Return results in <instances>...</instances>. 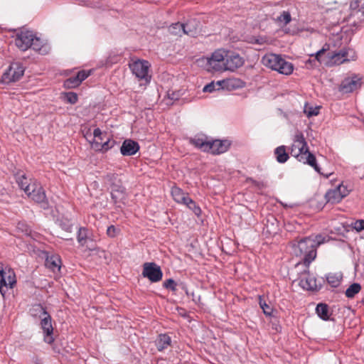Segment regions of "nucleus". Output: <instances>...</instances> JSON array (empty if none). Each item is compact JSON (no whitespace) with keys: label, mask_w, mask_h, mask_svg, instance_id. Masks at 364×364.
Segmentation results:
<instances>
[{"label":"nucleus","mask_w":364,"mask_h":364,"mask_svg":"<svg viewBox=\"0 0 364 364\" xmlns=\"http://www.w3.org/2000/svg\"><path fill=\"white\" fill-rule=\"evenodd\" d=\"M221 87V81H218L216 84H215L213 82L208 84L205 85L203 90L205 92H211L215 90H220Z\"/></svg>","instance_id":"38"},{"label":"nucleus","mask_w":364,"mask_h":364,"mask_svg":"<svg viewBox=\"0 0 364 364\" xmlns=\"http://www.w3.org/2000/svg\"><path fill=\"white\" fill-rule=\"evenodd\" d=\"M350 226L357 232H360L364 230V220H357L353 222Z\"/></svg>","instance_id":"40"},{"label":"nucleus","mask_w":364,"mask_h":364,"mask_svg":"<svg viewBox=\"0 0 364 364\" xmlns=\"http://www.w3.org/2000/svg\"><path fill=\"white\" fill-rule=\"evenodd\" d=\"M262 62L264 66L282 75H289L294 70L293 64L282 58L279 55L267 53L262 58Z\"/></svg>","instance_id":"3"},{"label":"nucleus","mask_w":364,"mask_h":364,"mask_svg":"<svg viewBox=\"0 0 364 364\" xmlns=\"http://www.w3.org/2000/svg\"><path fill=\"white\" fill-rule=\"evenodd\" d=\"M60 226L63 230L68 232H70L72 231L73 225L69 221L61 222Z\"/></svg>","instance_id":"45"},{"label":"nucleus","mask_w":364,"mask_h":364,"mask_svg":"<svg viewBox=\"0 0 364 364\" xmlns=\"http://www.w3.org/2000/svg\"><path fill=\"white\" fill-rule=\"evenodd\" d=\"M259 304L261 309L263 310L264 314L267 316L272 315V309L270 306H269L266 301L262 298V296L259 297Z\"/></svg>","instance_id":"37"},{"label":"nucleus","mask_w":364,"mask_h":364,"mask_svg":"<svg viewBox=\"0 0 364 364\" xmlns=\"http://www.w3.org/2000/svg\"><path fill=\"white\" fill-rule=\"evenodd\" d=\"M184 205L191 210L196 216L199 217L201 215L200 208L190 197Z\"/></svg>","instance_id":"33"},{"label":"nucleus","mask_w":364,"mask_h":364,"mask_svg":"<svg viewBox=\"0 0 364 364\" xmlns=\"http://www.w3.org/2000/svg\"><path fill=\"white\" fill-rule=\"evenodd\" d=\"M244 64L243 58L237 53L227 51L224 70L234 71Z\"/></svg>","instance_id":"16"},{"label":"nucleus","mask_w":364,"mask_h":364,"mask_svg":"<svg viewBox=\"0 0 364 364\" xmlns=\"http://www.w3.org/2000/svg\"><path fill=\"white\" fill-rule=\"evenodd\" d=\"M33 315L37 316L41 318V326L45 334L44 341L51 344L54 341L53 338V328L51 323V317L46 309L40 304L33 306L32 309Z\"/></svg>","instance_id":"4"},{"label":"nucleus","mask_w":364,"mask_h":364,"mask_svg":"<svg viewBox=\"0 0 364 364\" xmlns=\"http://www.w3.org/2000/svg\"><path fill=\"white\" fill-rule=\"evenodd\" d=\"M325 52V49H321L320 50H318L316 54V58L318 60H319V57L321 56V54H323V53Z\"/></svg>","instance_id":"48"},{"label":"nucleus","mask_w":364,"mask_h":364,"mask_svg":"<svg viewBox=\"0 0 364 364\" xmlns=\"http://www.w3.org/2000/svg\"><path fill=\"white\" fill-rule=\"evenodd\" d=\"M24 73V68L20 63H13L9 69L4 73L2 78L6 82L18 80Z\"/></svg>","instance_id":"11"},{"label":"nucleus","mask_w":364,"mask_h":364,"mask_svg":"<svg viewBox=\"0 0 364 364\" xmlns=\"http://www.w3.org/2000/svg\"><path fill=\"white\" fill-rule=\"evenodd\" d=\"M171 195L173 200L178 203L181 204H185L187 202V200L189 198L188 193L183 191L178 187L173 186L171 188Z\"/></svg>","instance_id":"22"},{"label":"nucleus","mask_w":364,"mask_h":364,"mask_svg":"<svg viewBox=\"0 0 364 364\" xmlns=\"http://www.w3.org/2000/svg\"><path fill=\"white\" fill-rule=\"evenodd\" d=\"M66 101L70 104H75L77 102V95L74 92H68L65 95Z\"/></svg>","instance_id":"43"},{"label":"nucleus","mask_w":364,"mask_h":364,"mask_svg":"<svg viewBox=\"0 0 364 364\" xmlns=\"http://www.w3.org/2000/svg\"><path fill=\"white\" fill-rule=\"evenodd\" d=\"M299 286L306 290H317L321 284L317 283L314 276L311 274L308 269H305L299 276Z\"/></svg>","instance_id":"13"},{"label":"nucleus","mask_w":364,"mask_h":364,"mask_svg":"<svg viewBox=\"0 0 364 364\" xmlns=\"http://www.w3.org/2000/svg\"><path fill=\"white\" fill-rule=\"evenodd\" d=\"M183 23L179 22L171 24L168 28V31L176 36H182L183 34Z\"/></svg>","instance_id":"34"},{"label":"nucleus","mask_w":364,"mask_h":364,"mask_svg":"<svg viewBox=\"0 0 364 364\" xmlns=\"http://www.w3.org/2000/svg\"><path fill=\"white\" fill-rule=\"evenodd\" d=\"M90 75V71L81 70L77 73L76 75L77 78L80 80V83L82 81L85 80Z\"/></svg>","instance_id":"44"},{"label":"nucleus","mask_w":364,"mask_h":364,"mask_svg":"<svg viewBox=\"0 0 364 364\" xmlns=\"http://www.w3.org/2000/svg\"><path fill=\"white\" fill-rule=\"evenodd\" d=\"M28 232H29V231H28V230L26 228V229L25 230L26 235H28Z\"/></svg>","instance_id":"53"},{"label":"nucleus","mask_w":364,"mask_h":364,"mask_svg":"<svg viewBox=\"0 0 364 364\" xmlns=\"http://www.w3.org/2000/svg\"><path fill=\"white\" fill-rule=\"evenodd\" d=\"M149 67L150 64L148 61L141 60L134 61L130 65L133 74L139 80H144L146 82H149L151 78L149 75Z\"/></svg>","instance_id":"6"},{"label":"nucleus","mask_w":364,"mask_h":364,"mask_svg":"<svg viewBox=\"0 0 364 364\" xmlns=\"http://www.w3.org/2000/svg\"><path fill=\"white\" fill-rule=\"evenodd\" d=\"M164 287L166 289H171L173 291L176 290V283L172 279L166 280L164 283Z\"/></svg>","instance_id":"42"},{"label":"nucleus","mask_w":364,"mask_h":364,"mask_svg":"<svg viewBox=\"0 0 364 364\" xmlns=\"http://www.w3.org/2000/svg\"><path fill=\"white\" fill-rule=\"evenodd\" d=\"M139 150V144L132 139H126L120 148L121 154L123 156H132Z\"/></svg>","instance_id":"18"},{"label":"nucleus","mask_w":364,"mask_h":364,"mask_svg":"<svg viewBox=\"0 0 364 364\" xmlns=\"http://www.w3.org/2000/svg\"><path fill=\"white\" fill-rule=\"evenodd\" d=\"M120 232V230L114 225H110L107 228V234L110 237H116Z\"/></svg>","instance_id":"41"},{"label":"nucleus","mask_w":364,"mask_h":364,"mask_svg":"<svg viewBox=\"0 0 364 364\" xmlns=\"http://www.w3.org/2000/svg\"><path fill=\"white\" fill-rule=\"evenodd\" d=\"M107 138L108 137L107 136V134L104 133L102 134V137H100V139H98V141L105 142Z\"/></svg>","instance_id":"49"},{"label":"nucleus","mask_w":364,"mask_h":364,"mask_svg":"<svg viewBox=\"0 0 364 364\" xmlns=\"http://www.w3.org/2000/svg\"><path fill=\"white\" fill-rule=\"evenodd\" d=\"M316 313L318 316L323 320H328V306L325 304H318L316 306Z\"/></svg>","instance_id":"31"},{"label":"nucleus","mask_w":364,"mask_h":364,"mask_svg":"<svg viewBox=\"0 0 364 364\" xmlns=\"http://www.w3.org/2000/svg\"><path fill=\"white\" fill-rule=\"evenodd\" d=\"M63 239H65L66 240H72V238H68V237H61Z\"/></svg>","instance_id":"52"},{"label":"nucleus","mask_w":364,"mask_h":364,"mask_svg":"<svg viewBox=\"0 0 364 364\" xmlns=\"http://www.w3.org/2000/svg\"><path fill=\"white\" fill-rule=\"evenodd\" d=\"M35 182L37 181L32 180L31 178H28L25 174L18 173L16 176V183H18L19 188L25 193L30 189H32L31 191L33 190V184Z\"/></svg>","instance_id":"19"},{"label":"nucleus","mask_w":364,"mask_h":364,"mask_svg":"<svg viewBox=\"0 0 364 364\" xmlns=\"http://www.w3.org/2000/svg\"><path fill=\"white\" fill-rule=\"evenodd\" d=\"M80 84V80L77 78V76L71 77L64 82V85L67 88H73L77 87Z\"/></svg>","instance_id":"36"},{"label":"nucleus","mask_w":364,"mask_h":364,"mask_svg":"<svg viewBox=\"0 0 364 364\" xmlns=\"http://www.w3.org/2000/svg\"><path fill=\"white\" fill-rule=\"evenodd\" d=\"M328 57L333 63L338 65L350 60H354L356 58L355 52L350 48H343L338 53H333L331 55L328 53Z\"/></svg>","instance_id":"14"},{"label":"nucleus","mask_w":364,"mask_h":364,"mask_svg":"<svg viewBox=\"0 0 364 364\" xmlns=\"http://www.w3.org/2000/svg\"><path fill=\"white\" fill-rule=\"evenodd\" d=\"M142 275L151 282H158L161 280L163 273L161 267L154 262H146L143 265Z\"/></svg>","instance_id":"8"},{"label":"nucleus","mask_w":364,"mask_h":364,"mask_svg":"<svg viewBox=\"0 0 364 364\" xmlns=\"http://www.w3.org/2000/svg\"><path fill=\"white\" fill-rule=\"evenodd\" d=\"M326 242V237L321 235L310 236L292 243V252L296 257L303 258L306 269L316 257L317 247Z\"/></svg>","instance_id":"1"},{"label":"nucleus","mask_w":364,"mask_h":364,"mask_svg":"<svg viewBox=\"0 0 364 364\" xmlns=\"http://www.w3.org/2000/svg\"><path fill=\"white\" fill-rule=\"evenodd\" d=\"M290 154L292 156L297 159L299 161L309 164L312 166L315 171L318 173L320 172V168L316 164V157L313 154L309 152L304 134L300 132H297L294 135Z\"/></svg>","instance_id":"2"},{"label":"nucleus","mask_w":364,"mask_h":364,"mask_svg":"<svg viewBox=\"0 0 364 364\" xmlns=\"http://www.w3.org/2000/svg\"><path fill=\"white\" fill-rule=\"evenodd\" d=\"M361 289V286L358 283H353L346 291L348 298H353Z\"/></svg>","instance_id":"32"},{"label":"nucleus","mask_w":364,"mask_h":364,"mask_svg":"<svg viewBox=\"0 0 364 364\" xmlns=\"http://www.w3.org/2000/svg\"><path fill=\"white\" fill-rule=\"evenodd\" d=\"M227 51L219 49L215 50L210 58H208V69L214 71H223Z\"/></svg>","instance_id":"7"},{"label":"nucleus","mask_w":364,"mask_h":364,"mask_svg":"<svg viewBox=\"0 0 364 364\" xmlns=\"http://www.w3.org/2000/svg\"><path fill=\"white\" fill-rule=\"evenodd\" d=\"M249 181L255 186H256L257 188H258L259 189H262L264 188L266 186L265 184L264 183V182H261V181H255L252 178H250Z\"/></svg>","instance_id":"46"},{"label":"nucleus","mask_w":364,"mask_h":364,"mask_svg":"<svg viewBox=\"0 0 364 364\" xmlns=\"http://www.w3.org/2000/svg\"><path fill=\"white\" fill-rule=\"evenodd\" d=\"M362 13L364 15V6L362 7Z\"/></svg>","instance_id":"54"},{"label":"nucleus","mask_w":364,"mask_h":364,"mask_svg":"<svg viewBox=\"0 0 364 364\" xmlns=\"http://www.w3.org/2000/svg\"><path fill=\"white\" fill-rule=\"evenodd\" d=\"M34 36L31 31H20L16 36L15 44L20 50L25 51L31 48Z\"/></svg>","instance_id":"12"},{"label":"nucleus","mask_w":364,"mask_h":364,"mask_svg":"<svg viewBox=\"0 0 364 364\" xmlns=\"http://www.w3.org/2000/svg\"><path fill=\"white\" fill-rule=\"evenodd\" d=\"M274 21L279 26H285L291 21V16L288 11H283Z\"/></svg>","instance_id":"27"},{"label":"nucleus","mask_w":364,"mask_h":364,"mask_svg":"<svg viewBox=\"0 0 364 364\" xmlns=\"http://www.w3.org/2000/svg\"><path fill=\"white\" fill-rule=\"evenodd\" d=\"M34 188L30 189L29 191H27L25 193L28 196V198H30L31 200L35 201L37 203H40L41 205V207L44 209L47 208L48 206L46 196L45 193V191L41 186V185L38 183L35 182L34 184Z\"/></svg>","instance_id":"9"},{"label":"nucleus","mask_w":364,"mask_h":364,"mask_svg":"<svg viewBox=\"0 0 364 364\" xmlns=\"http://www.w3.org/2000/svg\"><path fill=\"white\" fill-rule=\"evenodd\" d=\"M274 155L279 163H284L289 159V154L287 152L285 146H280L275 149Z\"/></svg>","instance_id":"29"},{"label":"nucleus","mask_w":364,"mask_h":364,"mask_svg":"<svg viewBox=\"0 0 364 364\" xmlns=\"http://www.w3.org/2000/svg\"><path fill=\"white\" fill-rule=\"evenodd\" d=\"M346 196V193L341 192V187L328 191L326 194V198L328 202L331 203H339L343 197Z\"/></svg>","instance_id":"21"},{"label":"nucleus","mask_w":364,"mask_h":364,"mask_svg":"<svg viewBox=\"0 0 364 364\" xmlns=\"http://www.w3.org/2000/svg\"><path fill=\"white\" fill-rule=\"evenodd\" d=\"M359 1H360V0H353L350 2V8L353 10L357 9L359 6Z\"/></svg>","instance_id":"47"},{"label":"nucleus","mask_w":364,"mask_h":364,"mask_svg":"<svg viewBox=\"0 0 364 364\" xmlns=\"http://www.w3.org/2000/svg\"><path fill=\"white\" fill-rule=\"evenodd\" d=\"M210 140L205 136H196L194 138L191 139V142L196 147L204 151H207L208 149V144Z\"/></svg>","instance_id":"24"},{"label":"nucleus","mask_w":364,"mask_h":364,"mask_svg":"<svg viewBox=\"0 0 364 364\" xmlns=\"http://www.w3.org/2000/svg\"><path fill=\"white\" fill-rule=\"evenodd\" d=\"M361 85V78L358 75L345 78L341 83L339 91L343 94H348L358 89Z\"/></svg>","instance_id":"15"},{"label":"nucleus","mask_w":364,"mask_h":364,"mask_svg":"<svg viewBox=\"0 0 364 364\" xmlns=\"http://www.w3.org/2000/svg\"><path fill=\"white\" fill-rule=\"evenodd\" d=\"M60 263L61 261L58 256L51 255L50 257H47L45 262V265L52 271L55 272L56 269H60Z\"/></svg>","instance_id":"26"},{"label":"nucleus","mask_w":364,"mask_h":364,"mask_svg":"<svg viewBox=\"0 0 364 364\" xmlns=\"http://www.w3.org/2000/svg\"><path fill=\"white\" fill-rule=\"evenodd\" d=\"M34 362H35L36 364H41V360L38 359V358H35V361Z\"/></svg>","instance_id":"50"},{"label":"nucleus","mask_w":364,"mask_h":364,"mask_svg":"<svg viewBox=\"0 0 364 364\" xmlns=\"http://www.w3.org/2000/svg\"><path fill=\"white\" fill-rule=\"evenodd\" d=\"M16 283V274L11 268H0V292L4 296V288L12 289Z\"/></svg>","instance_id":"5"},{"label":"nucleus","mask_w":364,"mask_h":364,"mask_svg":"<svg viewBox=\"0 0 364 364\" xmlns=\"http://www.w3.org/2000/svg\"><path fill=\"white\" fill-rule=\"evenodd\" d=\"M111 196L115 203L124 202L126 199L124 188L117 186H113L112 188Z\"/></svg>","instance_id":"23"},{"label":"nucleus","mask_w":364,"mask_h":364,"mask_svg":"<svg viewBox=\"0 0 364 364\" xmlns=\"http://www.w3.org/2000/svg\"><path fill=\"white\" fill-rule=\"evenodd\" d=\"M171 340L167 334H160L156 340V346L159 351H161L171 346Z\"/></svg>","instance_id":"25"},{"label":"nucleus","mask_w":364,"mask_h":364,"mask_svg":"<svg viewBox=\"0 0 364 364\" xmlns=\"http://www.w3.org/2000/svg\"><path fill=\"white\" fill-rule=\"evenodd\" d=\"M21 226L23 227V224H22V223H18V229H21Z\"/></svg>","instance_id":"51"},{"label":"nucleus","mask_w":364,"mask_h":364,"mask_svg":"<svg viewBox=\"0 0 364 364\" xmlns=\"http://www.w3.org/2000/svg\"><path fill=\"white\" fill-rule=\"evenodd\" d=\"M363 178H364V176H363Z\"/></svg>","instance_id":"55"},{"label":"nucleus","mask_w":364,"mask_h":364,"mask_svg":"<svg viewBox=\"0 0 364 364\" xmlns=\"http://www.w3.org/2000/svg\"><path fill=\"white\" fill-rule=\"evenodd\" d=\"M230 146L228 140H213L210 141L207 151L213 154H220L228 151Z\"/></svg>","instance_id":"17"},{"label":"nucleus","mask_w":364,"mask_h":364,"mask_svg":"<svg viewBox=\"0 0 364 364\" xmlns=\"http://www.w3.org/2000/svg\"><path fill=\"white\" fill-rule=\"evenodd\" d=\"M304 113L306 114L308 117L316 116L319 113V107H312L306 105L304 107Z\"/></svg>","instance_id":"39"},{"label":"nucleus","mask_w":364,"mask_h":364,"mask_svg":"<svg viewBox=\"0 0 364 364\" xmlns=\"http://www.w3.org/2000/svg\"><path fill=\"white\" fill-rule=\"evenodd\" d=\"M343 279V275L341 272L329 273L326 277L327 282L332 287H338Z\"/></svg>","instance_id":"30"},{"label":"nucleus","mask_w":364,"mask_h":364,"mask_svg":"<svg viewBox=\"0 0 364 364\" xmlns=\"http://www.w3.org/2000/svg\"><path fill=\"white\" fill-rule=\"evenodd\" d=\"M100 129L96 128L93 132L94 141L92 142V148L97 151L105 152L112 148L115 144V141L107 138L105 142L98 141L100 137H102Z\"/></svg>","instance_id":"10"},{"label":"nucleus","mask_w":364,"mask_h":364,"mask_svg":"<svg viewBox=\"0 0 364 364\" xmlns=\"http://www.w3.org/2000/svg\"><path fill=\"white\" fill-rule=\"evenodd\" d=\"M87 229L80 228L77 232V241L80 245L84 246L87 240Z\"/></svg>","instance_id":"35"},{"label":"nucleus","mask_w":364,"mask_h":364,"mask_svg":"<svg viewBox=\"0 0 364 364\" xmlns=\"http://www.w3.org/2000/svg\"><path fill=\"white\" fill-rule=\"evenodd\" d=\"M183 34H186L192 37H195L198 34L200 23L196 20H189L186 23H183Z\"/></svg>","instance_id":"20"},{"label":"nucleus","mask_w":364,"mask_h":364,"mask_svg":"<svg viewBox=\"0 0 364 364\" xmlns=\"http://www.w3.org/2000/svg\"><path fill=\"white\" fill-rule=\"evenodd\" d=\"M31 48L41 54H46L48 53V47L43 44L41 38L36 37V36L33 37V41H32V45Z\"/></svg>","instance_id":"28"}]
</instances>
